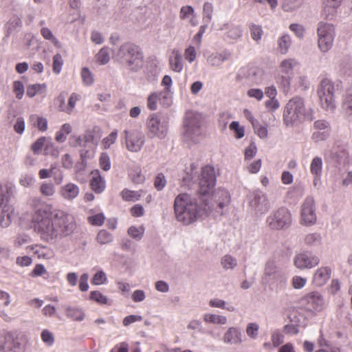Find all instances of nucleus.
Listing matches in <instances>:
<instances>
[{
	"label": "nucleus",
	"instance_id": "obj_1",
	"mask_svg": "<svg viewBox=\"0 0 352 352\" xmlns=\"http://www.w3.org/2000/svg\"><path fill=\"white\" fill-rule=\"evenodd\" d=\"M31 223L41 241L53 243L70 235L76 228L74 217L61 209H54L52 204H40L33 208Z\"/></svg>",
	"mask_w": 352,
	"mask_h": 352
},
{
	"label": "nucleus",
	"instance_id": "obj_2",
	"mask_svg": "<svg viewBox=\"0 0 352 352\" xmlns=\"http://www.w3.org/2000/svg\"><path fill=\"white\" fill-rule=\"evenodd\" d=\"M214 169L207 165L202 168L199 182V193L205 197L212 191L215 185ZM202 204H198L195 198L187 193L178 195L174 201V212L176 219L184 225H189L197 220L199 217L207 212L210 208L206 199L201 197Z\"/></svg>",
	"mask_w": 352,
	"mask_h": 352
},
{
	"label": "nucleus",
	"instance_id": "obj_3",
	"mask_svg": "<svg viewBox=\"0 0 352 352\" xmlns=\"http://www.w3.org/2000/svg\"><path fill=\"white\" fill-rule=\"evenodd\" d=\"M314 118V110L305 107L302 98L296 96L287 102V125H297L304 120L312 121Z\"/></svg>",
	"mask_w": 352,
	"mask_h": 352
},
{
	"label": "nucleus",
	"instance_id": "obj_4",
	"mask_svg": "<svg viewBox=\"0 0 352 352\" xmlns=\"http://www.w3.org/2000/svg\"><path fill=\"white\" fill-rule=\"evenodd\" d=\"M117 57L133 71L140 69L143 64L142 52L138 45L132 43L123 44L118 50Z\"/></svg>",
	"mask_w": 352,
	"mask_h": 352
},
{
	"label": "nucleus",
	"instance_id": "obj_5",
	"mask_svg": "<svg viewBox=\"0 0 352 352\" xmlns=\"http://www.w3.org/2000/svg\"><path fill=\"white\" fill-rule=\"evenodd\" d=\"M203 126L204 118L201 114L192 111L187 112L184 122V138L195 142L203 133Z\"/></svg>",
	"mask_w": 352,
	"mask_h": 352
},
{
	"label": "nucleus",
	"instance_id": "obj_6",
	"mask_svg": "<svg viewBox=\"0 0 352 352\" xmlns=\"http://www.w3.org/2000/svg\"><path fill=\"white\" fill-rule=\"evenodd\" d=\"M334 94L333 82L328 78L322 79L318 88V96L322 108L327 111H333L336 109Z\"/></svg>",
	"mask_w": 352,
	"mask_h": 352
},
{
	"label": "nucleus",
	"instance_id": "obj_7",
	"mask_svg": "<svg viewBox=\"0 0 352 352\" xmlns=\"http://www.w3.org/2000/svg\"><path fill=\"white\" fill-rule=\"evenodd\" d=\"M317 221L316 207L313 197L307 196L304 200L300 210V223L311 226Z\"/></svg>",
	"mask_w": 352,
	"mask_h": 352
},
{
	"label": "nucleus",
	"instance_id": "obj_8",
	"mask_svg": "<svg viewBox=\"0 0 352 352\" xmlns=\"http://www.w3.org/2000/svg\"><path fill=\"white\" fill-rule=\"evenodd\" d=\"M307 310L312 312H320L325 307L324 296L318 291H313L302 296L299 301Z\"/></svg>",
	"mask_w": 352,
	"mask_h": 352
},
{
	"label": "nucleus",
	"instance_id": "obj_9",
	"mask_svg": "<svg viewBox=\"0 0 352 352\" xmlns=\"http://www.w3.org/2000/svg\"><path fill=\"white\" fill-rule=\"evenodd\" d=\"M320 258L310 251L297 254L294 259V265L300 270L311 269L320 263Z\"/></svg>",
	"mask_w": 352,
	"mask_h": 352
},
{
	"label": "nucleus",
	"instance_id": "obj_10",
	"mask_svg": "<svg viewBox=\"0 0 352 352\" xmlns=\"http://www.w3.org/2000/svg\"><path fill=\"white\" fill-rule=\"evenodd\" d=\"M146 128L148 135L151 138H164L167 132L168 126L166 123H162L157 114H152L147 120Z\"/></svg>",
	"mask_w": 352,
	"mask_h": 352
},
{
	"label": "nucleus",
	"instance_id": "obj_11",
	"mask_svg": "<svg viewBox=\"0 0 352 352\" xmlns=\"http://www.w3.org/2000/svg\"><path fill=\"white\" fill-rule=\"evenodd\" d=\"M126 148L131 152H138L144 144V135L138 131H124Z\"/></svg>",
	"mask_w": 352,
	"mask_h": 352
},
{
	"label": "nucleus",
	"instance_id": "obj_12",
	"mask_svg": "<svg viewBox=\"0 0 352 352\" xmlns=\"http://www.w3.org/2000/svg\"><path fill=\"white\" fill-rule=\"evenodd\" d=\"M252 198L250 204L251 208L256 214H263L267 212L270 207V201L265 194L261 190H255L252 193Z\"/></svg>",
	"mask_w": 352,
	"mask_h": 352
},
{
	"label": "nucleus",
	"instance_id": "obj_13",
	"mask_svg": "<svg viewBox=\"0 0 352 352\" xmlns=\"http://www.w3.org/2000/svg\"><path fill=\"white\" fill-rule=\"evenodd\" d=\"M332 270L329 266H322L318 268L311 278V283L315 287H322L329 281L331 276Z\"/></svg>",
	"mask_w": 352,
	"mask_h": 352
},
{
	"label": "nucleus",
	"instance_id": "obj_14",
	"mask_svg": "<svg viewBox=\"0 0 352 352\" xmlns=\"http://www.w3.org/2000/svg\"><path fill=\"white\" fill-rule=\"evenodd\" d=\"M286 210L283 208L278 209L272 216L267 219L270 228L279 230L283 228L286 223Z\"/></svg>",
	"mask_w": 352,
	"mask_h": 352
},
{
	"label": "nucleus",
	"instance_id": "obj_15",
	"mask_svg": "<svg viewBox=\"0 0 352 352\" xmlns=\"http://www.w3.org/2000/svg\"><path fill=\"white\" fill-rule=\"evenodd\" d=\"M91 177L90 179L89 185L91 189L96 193L100 194L102 192L106 187L104 179L101 176L98 170H94L91 172Z\"/></svg>",
	"mask_w": 352,
	"mask_h": 352
},
{
	"label": "nucleus",
	"instance_id": "obj_16",
	"mask_svg": "<svg viewBox=\"0 0 352 352\" xmlns=\"http://www.w3.org/2000/svg\"><path fill=\"white\" fill-rule=\"evenodd\" d=\"M27 250L32 251L38 259H50L54 256L53 251L50 248L39 245H30Z\"/></svg>",
	"mask_w": 352,
	"mask_h": 352
},
{
	"label": "nucleus",
	"instance_id": "obj_17",
	"mask_svg": "<svg viewBox=\"0 0 352 352\" xmlns=\"http://www.w3.org/2000/svg\"><path fill=\"white\" fill-rule=\"evenodd\" d=\"M79 191V187L77 185L68 183L60 188V194L65 199L73 200L78 195Z\"/></svg>",
	"mask_w": 352,
	"mask_h": 352
},
{
	"label": "nucleus",
	"instance_id": "obj_18",
	"mask_svg": "<svg viewBox=\"0 0 352 352\" xmlns=\"http://www.w3.org/2000/svg\"><path fill=\"white\" fill-rule=\"evenodd\" d=\"M342 1V0H323L322 15L327 19L333 17Z\"/></svg>",
	"mask_w": 352,
	"mask_h": 352
},
{
	"label": "nucleus",
	"instance_id": "obj_19",
	"mask_svg": "<svg viewBox=\"0 0 352 352\" xmlns=\"http://www.w3.org/2000/svg\"><path fill=\"white\" fill-rule=\"evenodd\" d=\"M223 341L228 344H237L242 342L241 333L237 328L230 327L223 336Z\"/></svg>",
	"mask_w": 352,
	"mask_h": 352
},
{
	"label": "nucleus",
	"instance_id": "obj_20",
	"mask_svg": "<svg viewBox=\"0 0 352 352\" xmlns=\"http://www.w3.org/2000/svg\"><path fill=\"white\" fill-rule=\"evenodd\" d=\"M179 17L182 20L188 19L189 23L192 26H197L198 21L195 13L193 8L190 6H182L179 12Z\"/></svg>",
	"mask_w": 352,
	"mask_h": 352
},
{
	"label": "nucleus",
	"instance_id": "obj_21",
	"mask_svg": "<svg viewBox=\"0 0 352 352\" xmlns=\"http://www.w3.org/2000/svg\"><path fill=\"white\" fill-rule=\"evenodd\" d=\"M145 193L144 190H131L128 188L123 189L120 192V196L124 201L135 202L140 199Z\"/></svg>",
	"mask_w": 352,
	"mask_h": 352
},
{
	"label": "nucleus",
	"instance_id": "obj_22",
	"mask_svg": "<svg viewBox=\"0 0 352 352\" xmlns=\"http://www.w3.org/2000/svg\"><path fill=\"white\" fill-rule=\"evenodd\" d=\"M322 170V160L320 157H315L312 160L310 164L311 173L314 176V184L316 185V181L320 178Z\"/></svg>",
	"mask_w": 352,
	"mask_h": 352
},
{
	"label": "nucleus",
	"instance_id": "obj_23",
	"mask_svg": "<svg viewBox=\"0 0 352 352\" xmlns=\"http://www.w3.org/2000/svg\"><path fill=\"white\" fill-rule=\"evenodd\" d=\"M214 197L215 201L218 202V206L220 208H223L225 205L230 203V197L228 192L223 189H219L212 195Z\"/></svg>",
	"mask_w": 352,
	"mask_h": 352
},
{
	"label": "nucleus",
	"instance_id": "obj_24",
	"mask_svg": "<svg viewBox=\"0 0 352 352\" xmlns=\"http://www.w3.org/2000/svg\"><path fill=\"white\" fill-rule=\"evenodd\" d=\"M173 56L169 59L170 69L175 72H180L183 69L182 55L178 51L173 52Z\"/></svg>",
	"mask_w": 352,
	"mask_h": 352
},
{
	"label": "nucleus",
	"instance_id": "obj_25",
	"mask_svg": "<svg viewBox=\"0 0 352 352\" xmlns=\"http://www.w3.org/2000/svg\"><path fill=\"white\" fill-rule=\"evenodd\" d=\"M317 31L318 37L335 36V28L330 23L320 22Z\"/></svg>",
	"mask_w": 352,
	"mask_h": 352
},
{
	"label": "nucleus",
	"instance_id": "obj_26",
	"mask_svg": "<svg viewBox=\"0 0 352 352\" xmlns=\"http://www.w3.org/2000/svg\"><path fill=\"white\" fill-rule=\"evenodd\" d=\"M67 317L74 321H82L85 318V313L82 309L74 307H68L65 309Z\"/></svg>",
	"mask_w": 352,
	"mask_h": 352
},
{
	"label": "nucleus",
	"instance_id": "obj_27",
	"mask_svg": "<svg viewBox=\"0 0 352 352\" xmlns=\"http://www.w3.org/2000/svg\"><path fill=\"white\" fill-rule=\"evenodd\" d=\"M101 137V129L98 126H94L88 129L84 134L85 141L87 142L97 143Z\"/></svg>",
	"mask_w": 352,
	"mask_h": 352
},
{
	"label": "nucleus",
	"instance_id": "obj_28",
	"mask_svg": "<svg viewBox=\"0 0 352 352\" xmlns=\"http://www.w3.org/2000/svg\"><path fill=\"white\" fill-rule=\"evenodd\" d=\"M72 131V126L69 123H65L60 129L56 133L55 140L59 143H63L67 140V136Z\"/></svg>",
	"mask_w": 352,
	"mask_h": 352
},
{
	"label": "nucleus",
	"instance_id": "obj_29",
	"mask_svg": "<svg viewBox=\"0 0 352 352\" xmlns=\"http://www.w3.org/2000/svg\"><path fill=\"white\" fill-rule=\"evenodd\" d=\"M30 120L39 131L42 132L47 131V120L46 118L38 115H32L30 117Z\"/></svg>",
	"mask_w": 352,
	"mask_h": 352
},
{
	"label": "nucleus",
	"instance_id": "obj_30",
	"mask_svg": "<svg viewBox=\"0 0 352 352\" xmlns=\"http://www.w3.org/2000/svg\"><path fill=\"white\" fill-rule=\"evenodd\" d=\"M304 241L308 246H317L321 244L322 236L318 232L309 233L305 236Z\"/></svg>",
	"mask_w": 352,
	"mask_h": 352
},
{
	"label": "nucleus",
	"instance_id": "obj_31",
	"mask_svg": "<svg viewBox=\"0 0 352 352\" xmlns=\"http://www.w3.org/2000/svg\"><path fill=\"white\" fill-rule=\"evenodd\" d=\"M46 91L45 84H34L27 87L26 94L28 97L32 98L37 94L44 93Z\"/></svg>",
	"mask_w": 352,
	"mask_h": 352
},
{
	"label": "nucleus",
	"instance_id": "obj_32",
	"mask_svg": "<svg viewBox=\"0 0 352 352\" xmlns=\"http://www.w3.org/2000/svg\"><path fill=\"white\" fill-rule=\"evenodd\" d=\"M204 320L207 323H212L217 324H225L227 322V318L226 316L212 314H205L204 316Z\"/></svg>",
	"mask_w": 352,
	"mask_h": 352
},
{
	"label": "nucleus",
	"instance_id": "obj_33",
	"mask_svg": "<svg viewBox=\"0 0 352 352\" xmlns=\"http://www.w3.org/2000/svg\"><path fill=\"white\" fill-rule=\"evenodd\" d=\"M335 36L318 37V47L323 52H328L333 45Z\"/></svg>",
	"mask_w": 352,
	"mask_h": 352
},
{
	"label": "nucleus",
	"instance_id": "obj_34",
	"mask_svg": "<svg viewBox=\"0 0 352 352\" xmlns=\"http://www.w3.org/2000/svg\"><path fill=\"white\" fill-rule=\"evenodd\" d=\"M118 130L114 129L111 131L107 137L102 139L101 142V146L103 149H108L110 146L113 144L118 138Z\"/></svg>",
	"mask_w": 352,
	"mask_h": 352
},
{
	"label": "nucleus",
	"instance_id": "obj_35",
	"mask_svg": "<svg viewBox=\"0 0 352 352\" xmlns=\"http://www.w3.org/2000/svg\"><path fill=\"white\" fill-rule=\"evenodd\" d=\"M89 300L100 305H108V298L103 295L100 291L96 290L90 292Z\"/></svg>",
	"mask_w": 352,
	"mask_h": 352
},
{
	"label": "nucleus",
	"instance_id": "obj_36",
	"mask_svg": "<svg viewBox=\"0 0 352 352\" xmlns=\"http://www.w3.org/2000/svg\"><path fill=\"white\" fill-rule=\"evenodd\" d=\"M346 157V153L344 150L333 148L330 151L328 157L334 162L341 163Z\"/></svg>",
	"mask_w": 352,
	"mask_h": 352
},
{
	"label": "nucleus",
	"instance_id": "obj_37",
	"mask_svg": "<svg viewBox=\"0 0 352 352\" xmlns=\"http://www.w3.org/2000/svg\"><path fill=\"white\" fill-rule=\"evenodd\" d=\"M342 108L348 120L352 122V93L349 94L345 97L342 104Z\"/></svg>",
	"mask_w": 352,
	"mask_h": 352
},
{
	"label": "nucleus",
	"instance_id": "obj_38",
	"mask_svg": "<svg viewBox=\"0 0 352 352\" xmlns=\"http://www.w3.org/2000/svg\"><path fill=\"white\" fill-rule=\"evenodd\" d=\"M304 194V186L302 184L299 183L296 184L294 188L289 190L287 192V197L289 196L290 199H294V201L298 200Z\"/></svg>",
	"mask_w": 352,
	"mask_h": 352
},
{
	"label": "nucleus",
	"instance_id": "obj_39",
	"mask_svg": "<svg viewBox=\"0 0 352 352\" xmlns=\"http://www.w3.org/2000/svg\"><path fill=\"white\" fill-rule=\"evenodd\" d=\"M80 99V96L76 93H72L69 98L68 104L66 108L62 109V111L70 114L75 107L76 102Z\"/></svg>",
	"mask_w": 352,
	"mask_h": 352
},
{
	"label": "nucleus",
	"instance_id": "obj_40",
	"mask_svg": "<svg viewBox=\"0 0 352 352\" xmlns=\"http://www.w3.org/2000/svg\"><path fill=\"white\" fill-rule=\"evenodd\" d=\"M144 226H141L139 228L131 226L128 230V234L136 240H140L144 235Z\"/></svg>",
	"mask_w": 352,
	"mask_h": 352
},
{
	"label": "nucleus",
	"instance_id": "obj_41",
	"mask_svg": "<svg viewBox=\"0 0 352 352\" xmlns=\"http://www.w3.org/2000/svg\"><path fill=\"white\" fill-rule=\"evenodd\" d=\"M129 177L131 181L136 184H141L145 181V177L142 173L141 169L139 168L133 170L129 173Z\"/></svg>",
	"mask_w": 352,
	"mask_h": 352
},
{
	"label": "nucleus",
	"instance_id": "obj_42",
	"mask_svg": "<svg viewBox=\"0 0 352 352\" xmlns=\"http://www.w3.org/2000/svg\"><path fill=\"white\" fill-rule=\"evenodd\" d=\"M40 192L44 197L53 196L56 192L55 187L52 183L44 182L40 186Z\"/></svg>",
	"mask_w": 352,
	"mask_h": 352
},
{
	"label": "nucleus",
	"instance_id": "obj_43",
	"mask_svg": "<svg viewBox=\"0 0 352 352\" xmlns=\"http://www.w3.org/2000/svg\"><path fill=\"white\" fill-rule=\"evenodd\" d=\"M230 129L234 133V137L236 139H241L245 135L244 127L240 126L239 123L236 121H233L230 123Z\"/></svg>",
	"mask_w": 352,
	"mask_h": 352
},
{
	"label": "nucleus",
	"instance_id": "obj_44",
	"mask_svg": "<svg viewBox=\"0 0 352 352\" xmlns=\"http://www.w3.org/2000/svg\"><path fill=\"white\" fill-rule=\"evenodd\" d=\"M112 239V235L105 230H100L96 237L97 241L102 245L111 242Z\"/></svg>",
	"mask_w": 352,
	"mask_h": 352
},
{
	"label": "nucleus",
	"instance_id": "obj_45",
	"mask_svg": "<svg viewBox=\"0 0 352 352\" xmlns=\"http://www.w3.org/2000/svg\"><path fill=\"white\" fill-rule=\"evenodd\" d=\"M41 338L45 345L48 346H52L55 341L54 334L47 329L43 330L41 333Z\"/></svg>",
	"mask_w": 352,
	"mask_h": 352
},
{
	"label": "nucleus",
	"instance_id": "obj_46",
	"mask_svg": "<svg viewBox=\"0 0 352 352\" xmlns=\"http://www.w3.org/2000/svg\"><path fill=\"white\" fill-rule=\"evenodd\" d=\"M96 58L97 61L100 64L103 65L107 63L110 60V55L108 48H102L97 54Z\"/></svg>",
	"mask_w": 352,
	"mask_h": 352
},
{
	"label": "nucleus",
	"instance_id": "obj_47",
	"mask_svg": "<svg viewBox=\"0 0 352 352\" xmlns=\"http://www.w3.org/2000/svg\"><path fill=\"white\" fill-rule=\"evenodd\" d=\"M12 87L16 98L19 100L22 99L24 95V85L23 82L19 80H15L13 82Z\"/></svg>",
	"mask_w": 352,
	"mask_h": 352
},
{
	"label": "nucleus",
	"instance_id": "obj_48",
	"mask_svg": "<svg viewBox=\"0 0 352 352\" xmlns=\"http://www.w3.org/2000/svg\"><path fill=\"white\" fill-rule=\"evenodd\" d=\"M99 165L104 171H108L111 168L110 158L106 153H102L100 155L99 158Z\"/></svg>",
	"mask_w": 352,
	"mask_h": 352
},
{
	"label": "nucleus",
	"instance_id": "obj_49",
	"mask_svg": "<svg viewBox=\"0 0 352 352\" xmlns=\"http://www.w3.org/2000/svg\"><path fill=\"white\" fill-rule=\"evenodd\" d=\"M47 142V139L45 137L39 138L35 142H34L31 146L32 151L35 154H38L41 149L45 147V145Z\"/></svg>",
	"mask_w": 352,
	"mask_h": 352
},
{
	"label": "nucleus",
	"instance_id": "obj_50",
	"mask_svg": "<svg viewBox=\"0 0 352 352\" xmlns=\"http://www.w3.org/2000/svg\"><path fill=\"white\" fill-rule=\"evenodd\" d=\"M221 265L225 269H232L236 265V260L230 255H226L221 259Z\"/></svg>",
	"mask_w": 352,
	"mask_h": 352
},
{
	"label": "nucleus",
	"instance_id": "obj_51",
	"mask_svg": "<svg viewBox=\"0 0 352 352\" xmlns=\"http://www.w3.org/2000/svg\"><path fill=\"white\" fill-rule=\"evenodd\" d=\"M63 60L60 54H56L53 57V71L56 74H59L61 71Z\"/></svg>",
	"mask_w": 352,
	"mask_h": 352
},
{
	"label": "nucleus",
	"instance_id": "obj_52",
	"mask_svg": "<svg viewBox=\"0 0 352 352\" xmlns=\"http://www.w3.org/2000/svg\"><path fill=\"white\" fill-rule=\"evenodd\" d=\"M314 127L316 130L331 132V126L329 122L324 120H318L314 122Z\"/></svg>",
	"mask_w": 352,
	"mask_h": 352
},
{
	"label": "nucleus",
	"instance_id": "obj_53",
	"mask_svg": "<svg viewBox=\"0 0 352 352\" xmlns=\"http://www.w3.org/2000/svg\"><path fill=\"white\" fill-rule=\"evenodd\" d=\"M250 34L252 38L255 41H258L261 38L263 30L261 26L255 24L250 25Z\"/></svg>",
	"mask_w": 352,
	"mask_h": 352
},
{
	"label": "nucleus",
	"instance_id": "obj_54",
	"mask_svg": "<svg viewBox=\"0 0 352 352\" xmlns=\"http://www.w3.org/2000/svg\"><path fill=\"white\" fill-rule=\"evenodd\" d=\"M159 96L157 93H153L148 96L147 98V107L151 110L154 111L157 109V102L159 100Z\"/></svg>",
	"mask_w": 352,
	"mask_h": 352
},
{
	"label": "nucleus",
	"instance_id": "obj_55",
	"mask_svg": "<svg viewBox=\"0 0 352 352\" xmlns=\"http://www.w3.org/2000/svg\"><path fill=\"white\" fill-rule=\"evenodd\" d=\"M257 148L254 142H251L250 145L245 150V160H250L256 154Z\"/></svg>",
	"mask_w": 352,
	"mask_h": 352
},
{
	"label": "nucleus",
	"instance_id": "obj_56",
	"mask_svg": "<svg viewBox=\"0 0 352 352\" xmlns=\"http://www.w3.org/2000/svg\"><path fill=\"white\" fill-rule=\"evenodd\" d=\"M107 281V276L104 272L100 271L96 273L92 278L91 283L94 285L104 284Z\"/></svg>",
	"mask_w": 352,
	"mask_h": 352
},
{
	"label": "nucleus",
	"instance_id": "obj_57",
	"mask_svg": "<svg viewBox=\"0 0 352 352\" xmlns=\"http://www.w3.org/2000/svg\"><path fill=\"white\" fill-rule=\"evenodd\" d=\"M307 283V278L300 276H295L292 279V285L296 289H300L305 287Z\"/></svg>",
	"mask_w": 352,
	"mask_h": 352
},
{
	"label": "nucleus",
	"instance_id": "obj_58",
	"mask_svg": "<svg viewBox=\"0 0 352 352\" xmlns=\"http://www.w3.org/2000/svg\"><path fill=\"white\" fill-rule=\"evenodd\" d=\"M104 217L102 214H97L88 217V222L96 226H100L104 223Z\"/></svg>",
	"mask_w": 352,
	"mask_h": 352
},
{
	"label": "nucleus",
	"instance_id": "obj_59",
	"mask_svg": "<svg viewBox=\"0 0 352 352\" xmlns=\"http://www.w3.org/2000/svg\"><path fill=\"white\" fill-rule=\"evenodd\" d=\"M166 184V180L163 173H158L154 181V186L157 190H162Z\"/></svg>",
	"mask_w": 352,
	"mask_h": 352
},
{
	"label": "nucleus",
	"instance_id": "obj_60",
	"mask_svg": "<svg viewBox=\"0 0 352 352\" xmlns=\"http://www.w3.org/2000/svg\"><path fill=\"white\" fill-rule=\"evenodd\" d=\"M331 132L316 130L312 133L311 138L316 142L327 140Z\"/></svg>",
	"mask_w": 352,
	"mask_h": 352
},
{
	"label": "nucleus",
	"instance_id": "obj_61",
	"mask_svg": "<svg viewBox=\"0 0 352 352\" xmlns=\"http://www.w3.org/2000/svg\"><path fill=\"white\" fill-rule=\"evenodd\" d=\"M0 352H14V342L11 338H5L4 342L0 345Z\"/></svg>",
	"mask_w": 352,
	"mask_h": 352
},
{
	"label": "nucleus",
	"instance_id": "obj_62",
	"mask_svg": "<svg viewBox=\"0 0 352 352\" xmlns=\"http://www.w3.org/2000/svg\"><path fill=\"white\" fill-rule=\"evenodd\" d=\"M259 327L256 323H249L246 328V333L251 338H256L258 333Z\"/></svg>",
	"mask_w": 352,
	"mask_h": 352
},
{
	"label": "nucleus",
	"instance_id": "obj_63",
	"mask_svg": "<svg viewBox=\"0 0 352 352\" xmlns=\"http://www.w3.org/2000/svg\"><path fill=\"white\" fill-rule=\"evenodd\" d=\"M81 76L84 83L87 85H90L94 82V78L88 68L84 67L81 71Z\"/></svg>",
	"mask_w": 352,
	"mask_h": 352
},
{
	"label": "nucleus",
	"instance_id": "obj_64",
	"mask_svg": "<svg viewBox=\"0 0 352 352\" xmlns=\"http://www.w3.org/2000/svg\"><path fill=\"white\" fill-rule=\"evenodd\" d=\"M47 274V272L42 264H36L30 273L32 277L41 276Z\"/></svg>",
	"mask_w": 352,
	"mask_h": 352
}]
</instances>
